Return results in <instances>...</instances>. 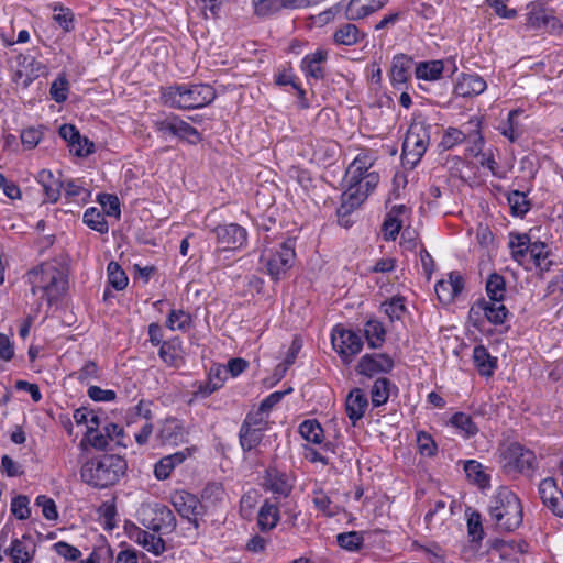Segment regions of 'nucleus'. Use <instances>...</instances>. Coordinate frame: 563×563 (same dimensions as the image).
Segmentation results:
<instances>
[{
  "label": "nucleus",
  "instance_id": "f257e3e1",
  "mask_svg": "<svg viewBox=\"0 0 563 563\" xmlns=\"http://www.w3.org/2000/svg\"><path fill=\"white\" fill-rule=\"evenodd\" d=\"M27 280L34 296H40L51 306L59 300L68 289L65 271L55 262H46L27 272Z\"/></svg>",
  "mask_w": 563,
  "mask_h": 563
},
{
  "label": "nucleus",
  "instance_id": "f03ea898",
  "mask_svg": "<svg viewBox=\"0 0 563 563\" xmlns=\"http://www.w3.org/2000/svg\"><path fill=\"white\" fill-rule=\"evenodd\" d=\"M126 461L115 454L86 462L80 471L85 483L96 488H107L119 482L126 472Z\"/></svg>",
  "mask_w": 563,
  "mask_h": 563
},
{
  "label": "nucleus",
  "instance_id": "7ed1b4c3",
  "mask_svg": "<svg viewBox=\"0 0 563 563\" xmlns=\"http://www.w3.org/2000/svg\"><path fill=\"white\" fill-rule=\"evenodd\" d=\"M216 91L210 85L183 84L166 87L162 90L163 102L172 108L190 110L210 104Z\"/></svg>",
  "mask_w": 563,
  "mask_h": 563
},
{
  "label": "nucleus",
  "instance_id": "20e7f679",
  "mask_svg": "<svg viewBox=\"0 0 563 563\" xmlns=\"http://www.w3.org/2000/svg\"><path fill=\"white\" fill-rule=\"evenodd\" d=\"M488 511L501 531H514L522 523V506L518 496L507 487H500L490 498Z\"/></svg>",
  "mask_w": 563,
  "mask_h": 563
},
{
  "label": "nucleus",
  "instance_id": "39448f33",
  "mask_svg": "<svg viewBox=\"0 0 563 563\" xmlns=\"http://www.w3.org/2000/svg\"><path fill=\"white\" fill-rule=\"evenodd\" d=\"M498 462L501 471L512 478L519 475L531 478L538 468L534 452L518 442L500 449Z\"/></svg>",
  "mask_w": 563,
  "mask_h": 563
},
{
  "label": "nucleus",
  "instance_id": "423d86ee",
  "mask_svg": "<svg viewBox=\"0 0 563 563\" xmlns=\"http://www.w3.org/2000/svg\"><path fill=\"white\" fill-rule=\"evenodd\" d=\"M430 143V125L422 119H415L404 140L402 164L415 167L426 153Z\"/></svg>",
  "mask_w": 563,
  "mask_h": 563
},
{
  "label": "nucleus",
  "instance_id": "0eeeda50",
  "mask_svg": "<svg viewBox=\"0 0 563 563\" xmlns=\"http://www.w3.org/2000/svg\"><path fill=\"white\" fill-rule=\"evenodd\" d=\"M295 256V241L287 240L278 247H265L260 262L265 266L266 273L273 280H279L292 267Z\"/></svg>",
  "mask_w": 563,
  "mask_h": 563
},
{
  "label": "nucleus",
  "instance_id": "6e6552de",
  "mask_svg": "<svg viewBox=\"0 0 563 563\" xmlns=\"http://www.w3.org/2000/svg\"><path fill=\"white\" fill-rule=\"evenodd\" d=\"M379 183V175L376 172L366 174L356 187L346 188L342 194L341 205L338 208V216L343 222L344 218L358 208Z\"/></svg>",
  "mask_w": 563,
  "mask_h": 563
},
{
  "label": "nucleus",
  "instance_id": "1a4fd4ad",
  "mask_svg": "<svg viewBox=\"0 0 563 563\" xmlns=\"http://www.w3.org/2000/svg\"><path fill=\"white\" fill-rule=\"evenodd\" d=\"M141 523L154 532L170 533L176 528V518L165 505H145L140 510Z\"/></svg>",
  "mask_w": 563,
  "mask_h": 563
},
{
  "label": "nucleus",
  "instance_id": "9d476101",
  "mask_svg": "<svg viewBox=\"0 0 563 563\" xmlns=\"http://www.w3.org/2000/svg\"><path fill=\"white\" fill-rule=\"evenodd\" d=\"M333 349L338 352L344 363H351L352 358L362 351V338L350 329L342 325L334 327L331 335Z\"/></svg>",
  "mask_w": 563,
  "mask_h": 563
},
{
  "label": "nucleus",
  "instance_id": "9b49d317",
  "mask_svg": "<svg viewBox=\"0 0 563 563\" xmlns=\"http://www.w3.org/2000/svg\"><path fill=\"white\" fill-rule=\"evenodd\" d=\"M482 313L490 323L498 325L506 321L509 311L503 303V300L492 301L490 299L482 298L471 307L470 317L478 319Z\"/></svg>",
  "mask_w": 563,
  "mask_h": 563
},
{
  "label": "nucleus",
  "instance_id": "f8f14e48",
  "mask_svg": "<svg viewBox=\"0 0 563 563\" xmlns=\"http://www.w3.org/2000/svg\"><path fill=\"white\" fill-rule=\"evenodd\" d=\"M19 68L14 74V81L22 87H29L35 79L47 73L46 66L32 56L20 55L18 57Z\"/></svg>",
  "mask_w": 563,
  "mask_h": 563
},
{
  "label": "nucleus",
  "instance_id": "ddd939ff",
  "mask_svg": "<svg viewBox=\"0 0 563 563\" xmlns=\"http://www.w3.org/2000/svg\"><path fill=\"white\" fill-rule=\"evenodd\" d=\"M527 13L526 26L533 30H548L554 32L561 27L559 20L547 9L539 4H531Z\"/></svg>",
  "mask_w": 563,
  "mask_h": 563
},
{
  "label": "nucleus",
  "instance_id": "4468645a",
  "mask_svg": "<svg viewBox=\"0 0 563 563\" xmlns=\"http://www.w3.org/2000/svg\"><path fill=\"white\" fill-rule=\"evenodd\" d=\"M394 366L393 360L387 354L374 353L362 356L357 364V372L368 377L379 373H388Z\"/></svg>",
  "mask_w": 563,
  "mask_h": 563
},
{
  "label": "nucleus",
  "instance_id": "2eb2a0df",
  "mask_svg": "<svg viewBox=\"0 0 563 563\" xmlns=\"http://www.w3.org/2000/svg\"><path fill=\"white\" fill-rule=\"evenodd\" d=\"M539 494L545 506H548L554 515L563 517V494L556 486L553 477H547L539 484Z\"/></svg>",
  "mask_w": 563,
  "mask_h": 563
},
{
  "label": "nucleus",
  "instance_id": "dca6fc26",
  "mask_svg": "<svg viewBox=\"0 0 563 563\" xmlns=\"http://www.w3.org/2000/svg\"><path fill=\"white\" fill-rule=\"evenodd\" d=\"M463 288L464 280L457 272H451L448 279L439 280L434 286L438 299L444 305L453 302Z\"/></svg>",
  "mask_w": 563,
  "mask_h": 563
},
{
  "label": "nucleus",
  "instance_id": "f3484780",
  "mask_svg": "<svg viewBox=\"0 0 563 563\" xmlns=\"http://www.w3.org/2000/svg\"><path fill=\"white\" fill-rule=\"evenodd\" d=\"M218 242L224 249H236L244 244L246 241V231L239 224L230 223L218 225L214 229Z\"/></svg>",
  "mask_w": 563,
  "mask_h": 563
},
{
  "label": "nucleus",
  "instance_id": "a211bd4d",
  "mask_svg": "<svg viewBox=\"0 0 563 563\" xmlns=\"http://www.w3.org/2000/svg\"><path fill=\"white\" fill-rule=\"evenodd\" d=\"M389 0H350L345 9V16L350 21L364 19L382 8H384Z\"/></svg>",
  "mask_w": 563,
  "mask_h": 563
},
{
  "label": "nucleus",
  "instance_id": "6ab92c4d",
  "mask_svg": "<svg viewBox=\"0 0 563 563\" xmlns=\"http://www.w3.org/2000/svg\"><path fill=\"white\" fill-rule=\"evenodd\" d=\"M373 165V159L367 154H360L355 157V159L349 165L344 183L346 188L356 187L363 180L366 174H369V168Z\"/></svg>",
  "mask_w": 563,
  "mask_h": 563
},
{
  "label": "nucleus",
  "instance_id": "aec40b11",
  "mask_svg": "<svg viewBox=\"0 0 563 563\" xmlns=\"http://www.w3.org/2000/svg\"><path fill=\"white\" fill-rule=\"evenodd\" d=\"M172 503L177 512L183 517L191 520L200 514V500L192 494L180 490L172 496Z\"/></svg>",
  "mask_w": 563,
  "mask_h": 563
},
{
  "label": "nucleus",
  "instance_id": "412c9836",
  "mask_svg": "<svg viewBox=\"0 0 563 563\" xmlns=\"http://www.w3.org/2000/svg\"><path fill=\"white\" fill-rule=\"evenodd\" d=\"M35 553V543L30 536L14 539L5 550L13 563H30Z\"/></svg>",
  "mask_w": 563,
  "mask_h": 563
},
{
  "label": "nucleus",
  "instance_id": "4be33fe9",
  "mask_svg": "<svg viewBox=\"0 0 563 563\" xmlns=\"http://www.w3.org/2000/svg\"><path fill=\"white\" fill-rule=\"evenodd\" d=\"M328 59V51L318 48L316 52L308 54L302 63L301 68L308 78L321 80L325 76L323 64Z\"/></svg>",
  "mask_w": 563,
  "mask_h": 563
},
{
  "label": "nucleus",
  "instance_id": "5701e85b",
  "mask_svg": "<svg viewBox=\"0 0 563 563\" xmlns=\"http://www.w3.org/2000/svg\"><path fill=\"white\" fill-rule=\"evenodd\" d=\"M487 84L483 77L477 74H463L455 85L457 96L470 98L484 92Z\"/></svg>",
  "mask_w": 563,
  "mask_h": 563
},
{
  "label": "nucleus",
  "instance_id": "b1692460",
  "mask_svg": "<svg viewBox=\"0 0 563 563\" xmlns=\"http://www.w3.org/2000/svg\"><path fill=\"white\" fill-rule=\"evenodd\" d=\"M367 405V397L362 389L355 388L350 391L345 400V410L353 424L364 416Z\"/></svg>",
  "mask_w": 563,
  "mask_h": 563
},
{
  "label": "nucleus",
  "instance_id": "393cba45",
  "mask_svg": "<svg viewBox=\"0 0 563 563\" xmlns=\"http://www.w3.org/2000/svg\"><path fill=\"white\" fill-rule=\"evenodd\" d=\"M188 449L162 457L154 466V475L158 481L169 477L173 470L185 462L188 457Z\"/></svg>",
  "mask_w": 563,
  "mask_h": 563
},
{
  "label": "nucleus",
  "instance_id": "a878e982",
  "mask_svg": "<svg viewBox=\"0 0 563 563\" xmlns=\"http://www.w3.org/2000/svg\"><path fill=\"white\" fill-rule=\"evenodd\" d=\"M303 0H258L254 2V13L257 16H268L282 9H295L302 4Z\"/></svg>",
  "mask_w": 563,
  "mask_h": 563
},
{
  "label": "nucleus",
  "instance_id": "bb28decb",
  "mask_svg": "<svg viewBox=\"0 0 563 563\" xmlns=\"http://www.w3.org/2000/svg\"><path fill=\"white\" fill-rule=\"evenodd\" d=\"M265 485L271 492L283 497H287L292 489V484L288 476L276 468H268L266 471Z\"/></svg>",
  "mask_w": 563,
  "mask_h": 563
},
{
  "label": "nucleus",
  "instance_id": "cd10ccee",
  "mask_svg": "<svg viewBox=\"0 0 563 563\" xmlns=\"http://www.w3.org/2000/svg\"><path fill=\"white\" fill-rule=\"evenodd\" d=\"M364 34L361 33L358 27L352 23H345L340 26L333 34V41L338 45L352 46L357 44Z\"/></svg>",
  "mask_w": 563,
  "mask_h": 563
},
{
  "label": "nucleus",
  "instance_id": "c85d7f7f",
  "mask_svg": "<svg viewBox=\"0 0 563 563\" xmlns=\"http://www.w3.org/2000/svg\"><path fill=\"white\" fill-rule=\"evenodd\" d=\"M412 60L405 55L395 56L390 69V80L393 85H402L410 77Z\"/></svg>",
  "mask_w": 563,
  "mask_h": 563
},
{
  "label": "nucleus",
  "instance_id": "c756f323",
  "mask_svg": "<svg viewBox=\"0 0 563 563\" xmlns=\"http://www.w3.org/2000/svg\"><path fill=\"white\" fill-rule=\"evenodd\" d=\"M37 177L47 201L56 202L60 196V188L63 184L58 179L54 178L52 172L46 169L41 170Z\"/></svg>",
  "mask_w": 563,
  "mask_h": 563
},
{
  "label": "nucleus",
  "instance_id": "7c9ffc66",
  "mask_svg": "<svg viewBox=\"0 0 563 563\" xmlns=\"http://www.w3.org/2000/svg\"><path fill=\"white\" fill-rule=\"evenodd\" d=\"M473 360L478 372L483 376H490L496 367V358L492 357L487 349L477 345L473 350Z\"/></svg>",
  "mask_w": 563,
  "mask_h": 563
},
{
  "label": "nucleus",
  "instance_id": "2f4dec72",
  "mask_svg": "<svg viewBox=\"0 0 563 563\" xmlns=\"http://www.w3.org/2000/svg\"><path fill=\"white\" fill-rule=\"evenodd\" d=\"M528 254L533 261L536 267L541 272H547L552 265V261L549 260V247L543 242L530 243Z\"/></svg>",
  "mask_w": 563,
  "mask_h": 563
},
{
  "label": "nucleus",
  "instance_id": "473e14b6",
  "mask_svg": "<svg viewBox=\"0 0 563 563\" xmlns=\"http://www.w3.org/2000/svg\"><path fill=\"white\" fill-rule=\"evenodd\" d=\"M135 540L146 551L155 555H159L165 551L164 540L155 533H151L146 530H139L136 532Z\"/></svg>",
  "mask_w": 563,
  "mask_h": 563
},
{
  "label": "nucleus",
  "instance_id": "72a5a7b5",
  "mask_svg": "<svg viewBox=\"0 0 563 563\" xmlns=\"http://www.w3.org/2000/svg\"><path fill=\"white\" fill-rule=\"evenodd\" d=\"M279 520V511L276 505L264 503L258 511L257 525L262 531L273 529Z\"/></svg>",
  "mask_w": 563,
  "mask_h": 563
},
{
  "label": "nucleus",
  "instance_id": "f704fd0d",
  "mask_svg": "<svg viewBox=\"0 0 563 563\" xmlns=\"http://www.w3.org/2000/svg\"><path fill=\"white\" fill-rule=\"evenodd\" d=\"M264 431L257 428L249 427L247 424L241 426L240 429V443L244 451H251L255 449L263 440Z\"/></svg>",
  "mask_w": 563,
  "mask_h": 563
},
{
  "label": "nucleus",
  "instance_id": "c9c22d12",
  "mask_svg": "<svg viewBox=\"0 0 563 563\" xmlns=\"http://www.w3.org/2000/svg\"><path fill=\"white\" fill-rule=\"evenodd\" d=\"M464 471L468 479L473 481L482 488L489 486V476L484 472L483 465L474 460L464 464Z\"/></svg>",
  "mask_w": 563,
  "mask_h": 563
},
{
  "label": "nucleus",
  "instance_id": "e433bc0d",
  "mask_svg": "<svg viewBox=\"0 0 563 563\" xmlns=\"http://www.w3.org/2000/svg\"><path fill=\"white\" fill-rule=\"evenodd\" d=\"M364 333L368 343V346L376 349L382 345L385 340V329L382 323L377 320H369L366 322Z\"/></svg>",
  "mask_w": 563,
  "mask_h": 563
},
{
  "label": "nucleus",
  "instance_id": "4c0bfd02",
  "mask_svg": "<svg viewBox=\"0 0 563 563\" xmlns=\"http://www.w3.org/2000/svg\"><path fill=\"white\" fill-rule=\"evenodd\" d=\"M486 292L492 301L504 300L506 295V283L501 275L490 274L486 282Z\"/></svg>",
  "mask_w": 563,
  "mask_h": 563
},
{
  "label": "nucleus",
  "instance_id": "58836bf2",
  "mask_svg": "<svg viewBox=\"0 0 563 563\" xmlns=\"http://www.w3.org/2000/svg\"><path fill=\"white\" fill-rule=\"evenodd\" d=\"M530 243L527 234H510L509 247L511 249L512 257L518 263H522L523 258L528 255Z\"/></svg>",
  "mask_w": 563,
  "mask_h": 563
},
{
  "label": "nucleus",
  "instance_id": "ea45409f",
  "mask_svg": "<svg viewBox=\"0 0 563 563\" xmlns=\"http://www.w3.org/2000/svg\"><path fill=\"white\" fill-rule=\"evenodd\" d=\"M443 71V63L441 60H431L420 63L416 67V76L419 79L437 80Z\"/></svg>",
  "mask_w": 563,
  "mask_h": 563
},
{
  "label": "nucleus",
  "instance_id": "a19ab883",
  "mask_svg": "<svg viewBox=\"0 0 563 563\" xmlns=\"http://www.w3.org/2000/svg\"><path fill=\"white\" fill-rule=\"evenodd\" d=\"M299 433L314 444H320L323 440V429L317 420H305L299 426Z\"/></svg>",
  "mask_w": 563,
  "mask_h": 563
},
{
  "label": "nucleus",
  "instance_id": "79ce46f5",
  "mask_svg": "<svg viewBox=\"0 0 563 563\" xmlns=\"http://www.w3.org/2000/svg\"><path fill=\"white\" fill-rule=\"evenodd\" d=\"M225 496L224 488L220 483H209L206 485L201 493V499L207 506H217L223 501Z\"/></svg>",
  "mask_w": 563,
  "mask_h": 563
},
{
  "label": "nucleus",
  "instance_id": "37998d69",
  "mask_svg": "<svg viewBox=\"0 0 563 563\" xmlns=\"http://www.w3.org/2000/svg\"><path fill=\"white\" fill-rule=\"evenodd\" d=\"M84 222L99 233H107L109 230L104 216L96 208L87 209L84 213Z\"/></svg>",
  "mask_w": 563,
  "mask_h": 563
},
{
  "label": "nucleus",
  "instance_id": "c03bdc74",
  "mask_svg": "<svg viewBox=\"0 0 563 563\" xmlns=\"http://www.w3.org/2000/svg\"><path fill=\"white\" fill-rule=\"evenodd\" d=\"M109 284L117 290L128 286V276L117 262H110L107 267Z\"/></svg>",
  "mask_w": 563,
  "mask_h": 563
},
{
  "label": "nucleus",
  "instance_id": "a18cd8bd",
  "mask_svg": "<svg viewBox=\"0 0 563 563\" xmlns=\"http://www.w3.org/2000/svg\"><path fill=\"white\" fill-rule=\"evenodd\" d=\"M389 380L387 378H378L374 382L371 390L372 404L375 407L384 405L389 398Z\"/></svg>",
  "mask_w": 563,
  "mask_h": 563
},
{
  "label": "nucleus",
  "instance_id": "49530a36",
  "mask_svg": "<svg viewBox=\"0 0 563 563\" xmlns=\"http://www.w3.org/2000/svg\"><path fill=\"white\" fill-rule=\"evenodd\" d=\"M451 423L455 428L462 430L467 437L474 435L478 431L471 416L464 412H456L455 415H453L451 418Z\"/></svg>",
  "mask_w": 563,
  "mask_h": 563
},
{
  "label": "nucleus",
  "instance_id": "de8ad7c7",
  "mask_svg": "<svg viewBox=\"0 0 563 563\" xmlns=\"http://www.w3.org/2000/svg\"><path fill=\"white\" fill-rule=\"evenodd\" d=\"M508 203L510 206L512 214L515 216H523L529 210V202L527 200V196L518 190L512 191L508 196Z\"/></svg>",
  "mask_w": 563,
  "mask_h": 563
},
{
  "label": "nucleus",
  "instance_id": "09e8293b",
  "mask_svg": "<svg viewBox=\"0 0 563 563\" xmlns=\"http://www.w3.org/2000/svg\"><path fill=\"white\" fill-rule=\"evenodd\" d=\"M181 434V427L176 420H166L161 429L159 438L165 443H175Z\"/></svg>",
  "mask_w": 563,
  "mask_h": 563
},
{
  "label": "nucleus",
  "instance_id": "8fccbe9b",
  "mask_svg": "<svg viewBox=\"0 0 563 563\" xmlns=\"http://www.w3.org/2000/svg\"><path fill=\"white\" fill-rule=\"evenodd\" d=\"M68 81L65 76H58L51 85L49 93L53 100L58 103L66 101L68 97Z\"/></svg>",
  "mask_w": 563,
  "mask_h": 563
},
{
  "label": "nucleus",
  "instance_id": "3c124183",
  "mask_svg": "<svg viewBox=\"0 0 563 563\" xmlns=\"http://www.w3.org/2000/svg\"><path fill=\"white\" fill-rule=\"evenodd\" d=\"M382 309L390 321L399 320L405 312L404 299L401 297H394L389 301L384 302Z\"/></svg>",
  "mask_w": 563,
  "mask_h": 563
},
{
  "label": "nucleus",
  "instance_id": "603ef678",
  "mask_svg": "<svg viewBox=\"0 0 563 563\" xmlns=\"http://www.w3.org/2000/svg\"><path fill=\"white\" fill-rule=\"evenodd\" d=\"M179 118L176 115H168L163 119L154 121V128L162 135L176 136Z\"/></svg>",
  "mask_w": 563,
  "mask_h": 563
},
{
  "label": "nucleus",
  "instance_id": "864d4df0",
  "mask_svg": "<svg viewBox=\"0 0 563 563\" xmlns=\"http://www.w3.org/2000/svg\"><path fill=\"white\" fill-rule=\"evenodd\" d=\"M338 543L341 548L346 549L349 551H354L360 549L363 544V537L356 531H350L340 533L336 537Z\"/></svg>",
  "mask_w": 563,
  "mask_h": 563
},
{
  "label": "nucleus",
  "instance_id": "5fc2aeb1",
  "mask_svg": "<svg viewBox=\"0 0 563 563\" xmlns=\"http://www.w3.org/2000/svg\"><path fill=\"white\" fill-rule=\"evenodd\" d=\"M520 114L519 110H511L508 113L507 122L499 128L500 133L510 142H515L519 137L518 124L515 119Z\"/></svg>",
  "mask_w": 563,
  "mask_h": 563
},
{
  "label": "nucleus",
  "instance_id": "6e6d98bb",
  "mask_svg": "<svg viewBox=\"0 0 563 563\" xmlns=\"http://www.w3.org/2000/svg\"><path fill=\"white\" fill-rule=\"evenodd\" d=\"M269 415L265 411H262L258 407L255 410H252L247 413L246 418L243 421V424H247L252 428H257L261 430H266L268 424Z\"/></svg>",
  "mask_w": 563,
  "mask_h": 563
},
{
  "label": "nucleus",
  "instance_id": "4d7b16f0",
  "mask_svg": "<svg viewBox=\"0 0 563 563\" xmlns=\"http://www.w3.org/2000/svg\"><path fill=\"white\" fill-rule=\"evenodd\" d=\"M176 136L190 143H198L200 134L196 128L179 118Z\"/></svg>",
  "mask_w": 563,
  "mask_h": 563
},
{
  "label": "nucleus",
  "instance_id": "13d9d810",
  "mask_svg": "<svg viewBox=\"0 0 563 563\" xmlns=\"http://www.w3.org/2000/svg\"><path fill=\"white\" fill-rule=\"evenodd\" d=\"M467 532L472 541L478 542L483 539L484 530L482 527L481 515L472 512L467 519Z\"/></svg>",
  "mask_w": 563,
  "mask_h": 563
},
{
  "label": "nucleus",
  "instance_id": "bf43d9fd",
  "mask_svg": "<svg viewBox=\"0 0 563 563\" xmlns=\"http://www.w3.org/2000/svg\"><path fill=\"white\" fill-rule=\"evenodd\" d=\"M464 139L465 135L462 131L455 128H449L442 137L440 146L445 151L451 150L453 146L462 143Z\"/></svg>",
  "mask_w": 563,
  "mask_h": 563
},
{
  "label": "nucleus",
  "instance_id": "052dcab7",
  "mask_svg": "<svg viewBox=\"0 0 563 563\" xmlns=\"http://www.w3.org/2000/svg\"><path fill=\"white\" fill-rule=\"evenodd\" d=\"M417 443L419 452L422 455L432 456L437 451V445L430 434L420 431L417 434Z\"/></svg>",
  "mask_w": 563,
  "mask_h": 563
},
{
  "label": "nucleus",
  "instance_id": "680f3d73",
  "mask_svg": "<svg viewBox=\"0 0 563 563\" xmlns=\"http://www.w3.org/2000/svg\"><path fill=\"white\" fill-rule=\"evenodd\" d=\"M11 511L18 519H26L30 516L29 499L26 496H18L12 499Z\"/></svg>",
  "mask_w": 563,
  "mask_h": 563
},
{
  "label": "nucleus",
  "instance_id": "e2e57ef3",
  "mask_svg": "<svg viewBox=\"0 0 563 563\" xmlns=\"http://www.w3.org/2000/svg\"><path fill=\"white\" fill-rule=\"evenodd\" d=\"M401 229V220L397 216L388 214L384 221L383 230L386 240L394 241Z\"/></svg>",
  "mask_w": 563,
  "mask_h": 563
},
{
  "label": "nucleus",
  "instance_id": "0e129e2a",
  "mask_svg": "<svg viewBox=\"0 0 563 563\" xmlns=\"http://www.w3.org/2000/svg\"><path fill=\"white\" fill-rule=\"evenodd\" d=\"M36 505L42 508V514L47 520H55L58 517L55 501L44 495L36 498Z\"/></svg>",
  "mask_w": 563,
  "mask_h": 563
},
{
  "label": "nucleus",
  "instance_id": "69168bd1",
  "mask_svg": "<svg viewBox=\"0 0 563 563\" xmlns=\"http://www.w3.org/2000/svg\"><path fill=\"white\" fill-rule=\"evenodd\" d=\"M70 147V152L79 157L88 156L95 152V144L86 136H79L78 141H75Z\"/></svg>",
  "mask_w": 563,
  "mask_h": 563
},
{
  "label": "nucleus",
  "instance_id": "338daca9",
  "mask_svg": "<svg viewBox=\"0 0 563 563\" xmlns=\"http://www.w3.org/2000/svg\"><path fill=\"white\" fill-rule=\"evenodd\" d=\"M313 504L319 510L329 517L334 516L338 512L336 507L332 506L331 499L322 492L316 493Z\"/></svg>",
  "mask_w": 563,
  "mask_h": 563
},
{
  "label": "nucleus",
  "instance_id": "774afa93",
  "mask_svg": "<svg viewBox=\"0 0 563 563\" xmlns=\"http://www.w3.org/2000/svg\"><path fill=\"white\" fill-rule=\"evenodd\" d=\"M189 322V316L183 310H172L169 313L166 324L169 329H184Z\"/></svg>",
  "mask_w": 563,
  "mask_h": 563
}]
</instances>
